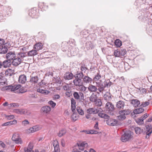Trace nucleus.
Instances as JSON below:
<instances>
[{
  "instance_id": "c756f323",
  "label": "nucleus",
  "mask_w": 152,
  "mask_h": 152,
  "mask_svg": "<svg viewBox=\"0 0 152 152\" xmlns=\"http://www.w3.org/2000/svg\"><path fill=\"white\" fill-rule=\"evenodd\" d=\"M42 45L41 43H37L34 46V48L37 51L42 48Z\"/></svg>"
},
{
  "instance_id": "09e8293b",
  "label": "nucleus",
  "mask_w": 152,
  "mask_h": 152,
  "mask_svg": "<svg viewBox=\"0 0 152 152\" xmlns=\"http://www.w3.org/2000/svg\"><path fill=\"white\" fill-rule=\"evenodd\" d=\"M76 110L78 113L80 115H84L83 111L80 107H77V108Z\"/></svg>"
},
{
  "instance_id": "423d86ee",
  "label": "nucleus",
  "mask_w": 152,
  "mask_h": 152,
  "mask_svg": "<svg viewBox=\"0 0 152 152\" xmlns=\"http://www.w3.org/2000/svg\"><path fill=\"white\" fill-rule=\"evenodd\" d=\"M16 57V55L15 52H9L6 55V58L8 60L11 61Z\"/></svg>"
},
{
  "instance_id": "2eb2a0df",
  "label": "nucleus",
  "mask_w": 152,
  "mask_h": 152,
  "mask_svg": "<svg viewBox=\"0 0 152 152\" xmlns=\"http://www.w3.org/2000/svg\"><path fill=\"white\" fill-rule=\"evenodd\" d=\"M26 81V77L24 75H20L18 78V81L19 83H24Z\"/></svg>"
},
{
  "instance_id": "b1692460",
  "label": "nucleus",
  "mask_w": 152,
  "mask_h": 152,
  "mask_svg": "<svg viewBox=\"0 0 152 152\" xmlns=\"http://www.w3.org/2000/svg\"><path fill=\"white\" fill-rule=\"evenodd\" d=\"M131 103L132 104L134 107H137L140 104V102L138 99H133L131 101Z\"/></svg>"
},
{
  "instance_id": "72a5a7b5",
  "label": "nucleus",
  "mask_w": 152,
  "mask_h": 152,
  "mask_svg": "<svg viewBox=\"0 0 152 152\" xmlns=\"http://www.w3.org/2000/svg\"><path fill=\"white\" fill-rule=\"evenodd\" d=\"M27 54L29 56H34L37 54V52L35 49L33 50L29 51Z\"/></svg>"
},
{
  "instance_id": "39448f33",
  "label": "nucleus",
  "mask_w": 152,
  "mask_h": 152,
  "mask_svg": "<svg viewBox=\"0 0 152 152\" xmlns=\"http://www.w3.org/2000/svg\"><path fill=\"white\" fill-rule=\"evenodd\" d=\"M102 81L100 80L99 82H96V87L97 88V91L99 92L102 93L104 90L105 86L104 84L101 83Z\"/></svg>"
},
{
  "instance_id": "f8f14e48",
  "label": "nucleus",
  "mask_w": 152,
  "mask_h": 152,
  "mask_svg": "<svg viewBox=\"0 0 152 152\" xmlns=\"http://www.w3.org/2000/svg\"><path fill=\"white\" fill-rule=\"evenodd\" d=\"M83 83L86 84H91L92 81V79L90 77L88 76H85L83 78Z\"/></svg>"
},
{
  "instance_id": "2f4dec72",
  "label": "nucleus",
  "mask_w": 152,
  "mask_h": 152,
  "mask_svg": "<svg viewBox=\"0 0 152 152\" xmlns=\"http://www.w3.org/2000/svg\"><path fill=\"white\" fill-rule=\"evenodd\" d=\"M123 113V112L122 111H120L119 112V114L120 115L118 116H117V118L119 120H124L126 118L125 116L124 115V114Z\"/></svg>"
},
{
  "instance_id": "1a4fd4ad",
  "label": "nucleus",
  "mask_w": 152,
  "mask_h": 152,
  "mask_svg": "<svg viewBox=\"0 0 152 152\" xmlns=\"http://www.w3.org/2000/svg\"><path fill=\"white\" fill-rule=\"evenodd\" d=\"M87 88L88 90L91 93L95 92L97 91L96 86L93 85L91 84L89 85Z\"/></svg>"
},
{
  "instance_id": "ea45409f",
  "label": "nucleus",
  "mask_w": 152,
  "mask_h": 152,
  "mask_svg": "<svg viewBox=\"0 0 152 152\" xmlns=\"http://www.w3.org/2000/svg\"><path fill=\"white\" fill-rule=\"evenodd\" d=\"M7 80L6 79H4L3 77L2 78L1 77V85H4L6 86L7 85V83H6Z\"/></svg>"
},
{
  "instance_id": "393cba45",
  "label": "nucleus",
  "mask_w": 152,
  "mask_h": 152,
  "mask_svg": "<svg viewBox=\"0 0 152 152\" xmlns=\"http://www.w3.org/2000/svg\"><path fill=\"white\" fill-rule=\"evenodd\" d=\"M11 64V61L9 60H7L4 61L2 64H1V66H3L4 68H7L9 67Z\"/></svg>"
},
{
  "instance_id": "dca6fc26",
  "label": "nucleus",
  "mask_w": 152,
  "mask_h": 152,
  "mask_svg": "<svg viewBox=\"0 0 152 152\" xmlns=\"http://www.w3.org/2000/svg\"><path fill=\"white\" fill-rule=\"evenodd\" d=\"M107 123L109 125L114 126L117 124V122L115 119H110L107 120Z\"/></svg>"
},
{
  "instance_id": "a878e982",
  "label": "nucleus",
  "mask_w": 152,
  "mask_h": 152,
  "mask_svg": "<svg viewBox=\"0 0 152 152\" xmlns=\"http://www.w3.org/2000/svg\"><path fill=\"white\" fill-rule=\"evenodd\" d=\"M37 86L39 87V88H44L45 89V87L46 86V83L45 80H43L38 84Z\"/></svg>"
},
{
  "instance_id": "37998d69",
  "label": "nucleus",
  "mask_w": 152,
  "mask_h": 152,
  "mask_svg": "<svg viewBox=\"0 0 152 152\" xmlns=\"http://www.w3.org/2000/svg\"><path fill=\"white\" fill-rule=\"evenodd\" d=\"M78 116L76 113L73 112V114L71 116V118L74 121H76L77 119Z\"/></svg>"
},
{
  "instance_id": "774afa93",
  "label": "nucleus",
  "mask_w": 152,
  "mask_h": 152,
  "mask_svg": "<svg viewBox=\"0 0 152 152\" xmlns=\"http://www.w3.org/2000/svg\"><path fill=\"white\" fill-rule=\"evenodd\" d=\"M51 46L52 48H55L56 47H58V45L57 43H54L52 44Z\"/></svg>"
},
{
  "instance_id": "ddd939ff",
  "label": "nucleus",
  "mask_w": 152,
  "mask_h": 152,
  "mask_svg": "<svg viewBox=\"0 0 152 152\" xmlns=\"http://www.w3.org/2000/svg\"><path fill=\"white\" fill-rule=\"evenodd\" d=\"M84 77L83 72H77V73L74 76L75 78L81 79L82 80H83Z\"/></svg>"
},
{
  "instance_id": "de8ad7c7",
  "label": "nucleus",
  "mask_w": 152,
  "mask_h": 152,
  "mask_svg": "<svg viewBox=\"0 0 152 152\" xmlns=\"http://www.w3.org/2000/svg\"><path fill=\"white\" fill-rule=\"evenodd\" d=\"M115 44L117 47H120L121 45V41L119 39H117L115 41Z\"/></svg>"
},
{
  "instance_id": "e433bc0d",
  "label": "nucleus",
  "mask_w": 152,
  "mask_h": 152,
  "mask_svg": "<svg viewBox=\"0 0 152 152\" xmlns=\"http://www.w3.org/2000/svg\"><path fill=\"white\" fill-rule=\"evenodd\" d=\"M36 10L34 9H31L29 13V15L32 18H34L36 15Z\"/></svg>"
},
{
  "instance_id": "6ab92c4d",
  "label": "nucleus",
  "mask_w": 152,
  "mask_h": 152,
  "mask_svg": "<svg viewBox=\"0 0 152 152\" xmlns=\"http://www.w3.org/2000/svg\"><path fill=\"white\" fill-rule=\"evenodd\" d=\"M44 88H39L37 89V91L42 94L47 95L49 94L50 92L44 89Z\"/></svg>"
},
{
  "instance_id": "9b49d317",
  "label": "nucleus",
  "mask_w": 152,
  "mask_h": 152,
  "mask_svg": "<svg viewBox=\"0 0 152 152\" xmlns=\"http://www.w3.org/2000/svg\"><path fill=\"white\" fill-rule=\"evenodd\" d=\"M74 76L72 73L69 72L65 73L64 75V78L66 80H70L72 79Z\"/></svg>"
},
{
  "instance_id": "412c9836",
  "label": "nucleus",
  "mask_w": 152,
  "mask_h": 152,
  "mask_svg": "<svg viewBox=\"0 0 152 152\" xmlns=\"http://www.w3.org/2000/svg\"><path fill=\"white\" fill-rule=\"evenodd\" d=\"M97 99V95L92 93L91 95L89 97V100L91 102H96Z\"/></svg>"
},
{
  "instance_id": "a211bd4d",
  "label": "nucleus",
  "mask_w": 152,
  "mask_h": 152,
  "mask_svg": "<svg viewBox=\"0 0 152 152\" xmlns=\"http://www.w3.org/2000/svg\"><path fill=\"white\" fill-rule=\"evenodd\" d=\"M88 146V143L85 142H83L78 145L79 149L82 151L84 150L85 148L87 147Z\"/></svg>"
},
{
  "instance_id": "13d9d810",
  "label": "nucleus",
  "mask_w": 152,
  "mask_h": 152,
  "mask_svg": "<svg viewBox=\"0 0 152 152\" xmlns=\"http://www.w3.org/2000/svg\"><path fill=\"white\" fill-rule=\"evenodd\" d=\"M5 117L7 119L9 120L13 119L15 118L14 116L13 115H6Z\"/></svg>"
},
{
  "instance_id": "cd10ccee",
  "label": "nucleus",
  "mask_w": 152,
  "mask_h": 152,
  "mask_svg": "<svg viewBox=\"0 0 152 152\" xmlns=\"http://www.w3.org/2000/svg\"><path fill=\"white\" fill-rule=\"evenodd\" d=\"M66 132V130L64 129L60 130L57 133L58 136L59 137H61L64 135Z\"/></svg>"
},
{
  "instance_id": "69168bd1",
  "label": "nucleus",
  "mask_w": 152,
  "mask_h": 152,
  "mask_svg": "<svg viewBox=\"0 0 152 152\" xmlns=\"http://www.w3.org/2000/svg\"><path fill=\"white\" fill-rule=\"evenodd\" d=\"M60 97V96L58 94H56L53 96V100H56L59 99Z\"/></svg>"
},
{
  "instance_id": "aec40b11",
  "label": "nucleus",
  "mask_w": 152,
  "mask_h": 152,
  "mask_svg": "<svg viewBox=\"0 0 152 152\" xmlns=\"http://www.w3.org/2000/svg\"><path fill=\"white\" fill-rule=\"evenodd\" d=\"M79 87V89L80 92H83L85 94H86L87 93H88V91H86L87 88L84 85L82 84L81 86H78Z\"/></svg>"
},
{
  "instance_id": "4468645a",
  "label": "nucleus",
  "mask_w": 152,
  "mask_h": 152,
  "mask_svg": "<svg viewBox=\"0 0 152 152\" xmlns=\"http://www.w3.org/2000/svg\"><path fill=\"white\" fill-rule=\"evenodd\" d=\"M74 85L76 86H78L83 84V81L81 79L75 78L73 81Z\"/></svg>"
},
{
  "instance_id": "338daca9",
  "label": "nucleus",
  "mask_w": 152,
  "mask_h": 152,
  "mask_svg": "<svg viewBox=\"0 0 152 152\" xmlns=\"http://www.w3.org/2000/svg\"><path fill=\"white\" fill-rule=\"evenodd\" d=\"M18 91H17V92L19 93H23L25 92L26 91L23 89V88H20Z\"/></svg>"
},
{
  "instance_id": "f257e3e1",
  "label": "nucleus",
  "mask_w": 152,
  "mask_h": 152,
  "mask_svg": "<svg viewBox=\"0 0 152 152\" xmlns=\"http://www.w3.org/2000/svg\"><path fill=\"white\" fill-rule=\"evenodd\" d=\"M115 107L113 104L110 102H107L105 106L104 111L106 113L110 115L114 114Z\"/></svg>"
},
{
  "instance_id": "603ef678",
  "label": "nucleus",
  "mask_w": 152,
  "mask_h": 152,
  "mask_svg": "<svg viewBox=\"0 0 152 152\" xmlns=\"http://www.w3.org/2000/svg\"><path fill=\"white\" fill-rule=\"evenodd\" d=\"M114 55L115 56V57H118L120 56V50H115L114 53Z\"/></svg>"
},
{
  "instance_id": "a19ab883",
  "label": "nucleus",
  "mask_w": 152,
  "mask_h": 152,
  "mask_svg": "<svg viewBox=\"0 0 152 152\" xmlns=\"http://www.w3.org/2000/svg\"><path fill=\"white\" fill-rule=\"evenodd\" d=\"M4 86L3 87H1V89L2 91H4L5 90H11V88H12V86L11 85V86Z\"/></svg>"
},
{
  "instance_id": "e2e57ef3",
  "label": "nucleus",
  "mask_w": 152,
  "mask_h": 152,
  "mask_svg": "<svg viewBox=\"0 0 152 152\" xmlns=\"http://www.w3.org/2000/svg\"><path fill=\"white\" fill-rule=\"evenodd\" d=\"M29 122L28 120H25L23 121L22 122V124L24 126H26L29 124Z\"/></svg>"
},
{
  "instance_id": "7c9ffc66",
  "label": "nucleus",
  "mask_w": 152,
  "mask_h": 152,
  "mask_svg": "<svg viewBox=\"0 0 152 152\" xmlns=\"http://www.w3.org/2000/svg\"><path fill=\"white\" fill-rule=\"evenodd\" d=\"M21 86L20 85H15L13 86H12V88H11V91L15 92V93H16L17 91H16L18 90L19 88H20Z\"/></svg>"
},
{
  "instance_id": "680f3d73",
  "label": "nucleus",
  "mask_w": 152,
  "mask_h": 152,
  "mask_svg": "<svg viewBox=\"0 0 152 152\" xmlns=\"http://www.w3.org/2000/svg\"><path fill=\"white\" fill-rule=\"evenodd\" d=\"M19 137L18 135H16L15 134H14L12 136V141H14V142H15V141H16V140H17Z\"/></svg>"
},
{
  "instance_id": "f03ea898",
  "label": "nucleus",
  "mask_w": 152,
  "mask_h": 152,
  "mask_svg": "<svg viewBox=\"0 0 152 152\" xmlns=\"http://www.w3.org/2000/svg\"><path fill=\"white\" fill-rule=\"evenodd\" d=\"M132 133L130 131H126L121 138V140L123 142H126L132 138Z\"/></svg>"
},
{
  "instance_id": "c85d7f7f",
  "label": "nucleus",
  "mask_w": 152,
  "mask_h": 152,
  "mask_svg": "<svg viewBox=\"0 0 152 152\" xmlns=\"http://www.w3.org/2000/svg\"><path fill=\"white\" fill-rule=\"evenodd\" d=\"M17 121L15 119L12 121L8 122L2 124V126H7L8 125H11L13 124H15L17 123Z\"/></svg>"
},
{
  "instance_id": "5fc2aeb1",
  "label": "nucleus",
  "mask_w": 152,
  "mask_h": 152,
  "mask_svg": "<svg viewBox=\"0 0 152 152\" xmlns=\"http://www.w3.org/2000/svg\"><path fill=\"white\" fill-rule=\"evenodd\" d=\"M120 56H124L126 53V51L125 49H121L120 50Z\"/></svg>"
},
{
  "instance_id": "864d4df0",
  "label": "nucleus",
  "mask_w": 152,
  "mask_h": 152,
  "mask_svg": "<svg viewBox=\"0 0 152 152\" xmlns=\"http://www.w3.org/2000/svg\"><path fill=\"white\" fill-rule=\"evenodd\" d=\"M96 105L98 106H101L102 105V102L101 101V100L99 99H97V101L96 102H95Z\"/></svg>"
},
{
  "instance_id": "79ce46f5",
  "label": "nucleus",
  "mask_w": 152,
  "mask_h": 152,
  "mask_svg": "<svg viewBox=\"0 0 152 152\" xmlns=\"http://www.w3.org/2000/svg\"><path fill=\"white\" fill-rule=\"evenodd\" d=\"M121 111H123V113L125 116L129 114L131 112V111L130 110H121Z\"/></svg>"
},
{
  "instance_id": "0e129e2a",
  "label": "nucleus",
  "mask_w": 152,
  "mask_h": 152,
  "mask_svg": "<svg viewBox=\"0 0 152 152\" xmlns=\"http://www.w3.org/2000/svg\"><path fill=\"white\" fill-rule=\"evenodd\" d=\"M104 97L105 100H111V98L110 96L107 95H104Z\"/></svg>"
},
{
  "instance_id": "0eeeda50",
  "label": "nucleus",
  "mask_w": 152,
  "mask_h": 152,
  "mask_svg": "<svg viewBox=\"0 0 152 152\" xmlns=\"http://www.w3.org/2000/svg\"><path fill=\"white\" fill-rule=\"evenodd\" d=\"M13 112L18 114H26L27 113V110L25 109H16L13 110Z\"/></svg>"
},
{
  "instance_id": "4c0bfd02",
  "label": "nucleus",
  "mask_w": 152,
  "mask_h": 152,
  "mask_svg": "<svg viewBox=\"0 0 152 152\" xmlns=\"http://www.w3.org/2000/svg\"><path fill=\"white\" fill-rule=\"evenodd\" d=\"M144 111V109L142 108H137L134 110L133 112L135 114H138Z\"/></svg>"
},
{
  "instance_id": "9d476101",
  "label": "nucleus",
  "mask_w": 152,
  "mask_h": 152,
  "mask_svg": "<svg viewBox=\"0 0 152 152\" xmlns=\"http://www.w3.org/2000/svg\"><path fill=\"white\" fill-rule=\"evenodd\" d=\"M51 110L50 107L45 106L42 107L41 109V110L44 113L49 114Z\"/></svg>"
},
{
  "instance_id": "c03bdc74",
  "label": "nucleus",
  "mask_w": 152,
  "mask_h": 152,
  "mask_svg": "<svg viewBox=\"0 0 152 152\" xmlns=\"http://www.w3.org/2000/svg\"><path fill=\"white\" fill-rule=\"evenodd\" d=\"M101 77V75L99 73H97L95 76V77L93 78V80L94 81H97L99 80Z\"/></svg>"
},
{
  "instance_id": "f3484780",
  "label": "nucleus",
  "mask_w": 152,
  "mask_h": 152,
  "mask_svg": "<svg viewBox=\"0 0 152 152\" xmlns=\"http://www.w3.org/2000/svg\"><path fill=\"white\" fill-rule=\"evenodd\" d=\"M12 61V64L15 66H17L20 64L21 62V60L20 58L16 57Z\"/></svg>"
},
{
  "instance_id": "6e6d98bb",
  "label": "nucleus",
  "mask_w": 152,
  "mask_h": 152,
  "mask_svg": "<svg viewBox=\"0 0 152 152\" xmlns=\"http://www.w3.org/2000/svg\"><path fill=\"white\" fill-rule=\"evenodd\" d=\"M48 103L52 107L54 108L56 105V103L52 100L48 102Z\"/></svg>"
},
{
  "instance_id": "20e7f679",
  "label": "nucleus",
  "mask_w": 152,
  "mask_h": 152,
  "mask_svg": "<svg viewBox=\"0 0 152 152\" xmlns=\"http://www.w3.org/2000/svg\"><path fill=\"white\" fill-rule=\"evenodd\" d=\"M1 44L2 45L1 47V54L7 53L8 51V49L5 45L4 39H1Z\"/></svg>"
},
{
  "instance_id": "f704fd0d",
  "label": "nucleus",
  "mask_w": 152,
  "mask_h": 152,
  "mask_svg": "<svg viewBox=\"0 0 152 152\" xmlns=\"http://www.w3.org/2000/svg\"><path fill=\"white\" fill-rule=\"evenodd\" d=\"M98 110L97 109H95L94 108H90L87 110V112L89 114L92 113H96L98 112Z\"/></svg>"
},
{
  "instance_id": "a18cd8bd",
  "label": "nucleus",
  "mask_w": 152,
  "mask_h": 152,
  "mask_svg": "<svg viewBox=\"0 0 152 152\" xmlns=\"http://www.w3.org/2000/svg\"><path fill=\"white\" fill-rule=\"evenodd\" d=\"M112 84V83L109 80L108 81V82L105 81L104 83L105 88L106 87H110Z\"/></svg>"
},
{
  "instance_id": "c9c22d12",
  "label": "nucleus",
  "mask_w": 152,
  "mask_h": 152,
  "mask_svg": "<svg viewBox=\"0 0 152 152\" xmlns=\"http://www.w3.org/2000/svg\"><path fill=\"white\" fill-rule=\"evenodd\" d=\"M152 132V128H151L148 127H146V133L147 135V136H146V138H147L148 137V138L149 137L151 134V133Z\"/></svg>"
},
{
  "instance_id": "49530a36",
  "label": "nucleus",
  "mask_w": 152,
  "mask_h": 152,
  "mask_svg": "<svg viewBox=\"0 0 152 152\" xmlns=\"http://www.w3.org/2000/svg\"><path fill=\"white\" fill-rule=\"evenodd\" d=\"M134 130L136 133L137 134H140L142 132V130L140 127H135Z\"/></svg>"
},
{
  "instance_id": "58836bf2",
  "label": "nucleus",
  "mask_w": 152,
  "mask_h": 152,
  "mask_svg": "<svg viewBox=\"0 0 152 152\" xmlns=\"http://www.w3.org/2000/svg\"><path fill=\"white\" fill-rule=\"evenodd\" d=\"M135 120L136 122L139 125H141L143 124V121L141 117L140 118L136 119Z\"/></svg>"
},
{
  "instance_id": "7ed1b4c3",
  "label": "nucleus",
  "mask_w": 152,
  "mask_h": 152,
  "mask_svg": "<svg viewBox=\"0 0 152 152\" xmlns=\"http://www.w3.org/2000/svg\"><path fill=\"white\" fill-rule=\"evenodd\" d=\"M73 95L75 99L79 100L80 102H83L85 100L84 94L82 92H75Z\"/></svg>"
},
{
  "instance_id": "8fccbe9b",
  "label": "nucleus",
  "mask_w": 152,
  "mask_h": 152,
  "mask_svg": "<svg viewBox=\"0 0 152 152\" xmlns=\"http://www.w3.org/2000/svg\"><path fill=\"white\" fill-rule=\"evenodd\" d=\"M15 142L18 144H23V142L21 139L19 137Z\"/></svg>"
},
{
  "instance_id": "052dcab7",
  "label": "nucleus",
  "mask_w": 152,
  "mask_h": 152,
  "mask_svg": "<svg viewBox=\"0 0 152 152\" xmlns=\"http://www.w3.org/2000/svg\"><path fill=\"white\" fill-rule=\"evenodd\" d=\"M88 133V134H97L99 133V132L96 131L93 129L89 131Z\"/></svg>"
},
{
  "instance_id": "4be33fe9",
  "label": "nucleus",
  "mask_w": 152,
  "mask_h": 152,
  "mask_svg": "<svg viewBox=\"0 0 152 152\" xmlns=\"http://www.w3.org/2000/svg\"><path fill=\"white\" fill-rule=\"evenodd\" d=\"M124 102L120 100L117 103L116 107L118 109H123L124 106Z\"/></svg>"
},
{
  "instance_id": "6e6552de",
  "label": "nucleus",
  "mask_w": 152,
  "mask_h": 152,
  "mask_svg": "<svg viewBox=\"0 0 152 152\" xmlns=\"http://www.w3.org/2000/svg\"><path fill=\"white\" fill-rule=\"evenodd\" d=\"M34 145L33 143L30 142L27 147L24 148V149L25 152H34L33 149Z\"/></svg>"
},
{
  "instance_id": "bb28decb",
  "label": "nucleus",
  "mask_w": 152,
  "mask_h": 152,
  "mask_svg": "<svg viewBox=\"0 0 152 152\" xmlns=\"http://www.w3.org/2000/svg\"><path fill=\"white\" fill-rule=\"evenodd\" d=\"M85 47L88 50L92 49L94 48V45L91 42H87L86 43Z\"/></svg>"
},
{
  "instance_id": "4d7b16f0",
  "label": "nucleus",
  "mask_w": 152,
  "mask_h": 152,
  "mask_svg": "<svg viewBox=\"0 0 152 152\" xmlns=\"http://www.w3.org/2000/svg\"><path fill=\"white\" fill-rule=\"evenodd\" d=\"M53 146L54 148V151L58 152H60V149L59 147V145L57 144L55 145H54Z\"/></svg>"
},
{
  "instance_id": "473e14b6",
  "label": "nucleus",
  "mask_w": 152,
  "mask_h": 152,
  "mask_svg": "<svg viewBox=\"0 0 152 152\" xmlns=\"http://www.w3.org/2000/svg\"><path fill=\"white\" fill-rule=\"evenodd\" d=\"M26 53L25 52H20L17 55V57L18 58H20L21 60V61L23 60V58L26 57Z\"/></svg>"
},
{
  "instance_id": "bf43d9fd",
  "label": "nucleus",
  "mask_w": 152,
  "mask_h": 152,
  "mask_svg": "<svg viewBox=\"0 0 152 152\" xmlns=\"http://www.w3.org/2000/svg\"><path fill=\"white\" fill-rule=\"evenodd\" d=\"M87 69V67L85 66L84 65H82L80 67V70L82 72H85Z\"/></svg>"
},
{
  "instance_id": "3c124183",
  "label": "nucleus",
  "mask_w": 152,
  "mask_h": 152,
  "mask_svg": "<svg viewBox=\"0 0 152 152\" xmlns=\"http://www.w3.org/2000/svg\"><path fill=\"white\" fill-rule=\"evenodd\" d=\"M3 148L4 150H6L7 148V145L3 142L1 141V148Z\"/></svg>"
},
{
  "instance_id": "5701e85b",
  "label": "nucleus",
  "mask_w": 152,
  "mask_h": 152,
  "mask_svg": "<svg viewBox=\"0 0 152 152\" xmlns=\"http://www.w3.org/2000/svg\"><path fill=\"white\" fill-rule=\"evenodd\" d=\"M39 80V78L37 76H30V82L33 84L37 83Z\"/></svg>"
}]
</instances>
